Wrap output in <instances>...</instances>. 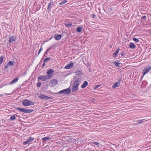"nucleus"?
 Here are the masks:
<instances>
[{
  "instance_id": "nucleus-1",
  "label": "nucleus",
  "mask_w": 151,
  "mask_h": 151,
  "mask_svg": "<svg viewBox=\"0 0 151 151\" xmlns=\"http://www.w3.org/2000/svg\"><path fill=\"white\" fill-rule=\"evenodd\" d=\"M74 81L72 85V92H75L77 91L78 89V86L80 85V82L82 80L81 78H78L76 76L74 77Z\"/></svg>"
},
{
  "instance_id": "nucleus-2",
  "label": "nucleus",
  "mask_w": 151,
  "mask_h": 151,
  "mask_svg": "<svg viewBox=\"0 0 151 151\" xmlns=\"http://www.w3.org/2000/svg\"><path fill=\"white\" fill-rule=\"evenodd\" d=\"M71 92V90L69 88L64 89L58 92L54 93L52 92L51 94L52 95H54L55 94L57 95H68Z\"/></svg>"
},
{
  "instance_id": "nucleus-3",
  "label": "nucleus",
  "mask_w": 151,
  "mask_h": 151,
  "mask_svg": "<svg viewBox=\"0 0 151 151\" xmlns=\"http://www.w3.org/2000/svg\"><path fill=\"white\" fill-rule=\"evenodd\" d=\"M22 103L24 106H25L34 105L35 104V103L33 101L27 99L24 100L22 101Z\"/></svg>"
},
{
  "instance_id": "nucleus-4",
  "label": "nucleus",
  "mask_w": 151,
  "mask_h": 151,
  "mask_svg": "<svg viewBox=\"0 0 151 151\" xmlns=\"http://www.w3.org/2000/svg\"><path fill=\"white\" fill-rule=\"evenodd\" d=\"M19 111L24 112V113H30L33 111V110L31 109H26L25 108H19Z\"/></svg>"
},
{
  "instance_id": "nucleus-5",
  "label": "nucleus",
  "mask_w": 151,
  "mask_h": 151,
  "mask_svg": "<svg viewBox=\"0 0 151 151\" xmlns=\"http://www.w3.org/2000/svg\"><path fill=\"white\" fill-rule=\"evenodd\" d=\"M54 70L52 69H50L48 70L46 72L47 75L50 79L52 78L53 76V73L54 72Z\"/></svg>"
},
{
  "instance_id": "nucleus-6",
  "label": "nucleus",
  "mask_w": 151,
  "mask_h": 151,
  "mask_svg": "<svg viewBox=\"0 0 151 151\" xmlns=\"http://www.w3.org/2000/svg\"><path fill=\"white\" fill-rule=\"evenodd\" d=\"M151 69V66H150L145 67L143 69L142 72V73L143 75H145V74L147 73Z\"/></svg>"
},
{
  "instance_id": "nucleus-7",
  "label": "nucleus",
  "mask_w": 151,
  "mask_h": 151,
  "mask_svg": "<svg viewBox=\"0 0 151 151\" xmlns=\"http://www.w3.org/2000/svg\"><path fill=\"white\" fill-rule=\"evenodd\" d=\"M55 3V1H51L48 4L47 7V10L48 12L51 11L50 9L52 7Z\"/></svg>"
},
{
  "instance_id": "nucleus-8",
  "label": "nucleus",
  "mask_w": 151,
  "mask_h": 151,
  "mask_svg": "<svg viewBox=\"0 0 151 151\" xmlns=\"http://www.w3.org/2000/svg\"><path fill=\"white\" fill-rule=\"evenodd\" d=\"M49 79H50V78L47 75L40 76L38 78V80L40 79L42 81H46Z\"/></svg>"
},
{
  "instance_id": "nucleus-9",
  "label": "nucleus",
  "mask_w": 151,
  "mask_h": 151,
  "mask_svg": "<svg viewBox=\"0 0 151 151\" xmlns=\"http://www.w3.org/2000/svg\"><path fill=\"white\" fill-rule=\"evenodd\" d=\"M14 63L12 61H10L4 66V68L5 69L8 68L10 66H12L14 65Z\"/></svg>"
},
{
  "instance_id": "nucleus-10",
  "label": "nucleus",
  "mask_w": 151,
  "mask_h": 151,
  "mask_svg": "<svg viewBox=\"0 0 151 151\" xmlns=\"http://www.w3.org/2000/svg\"><path fill=\"white\" fill-rule=\"evenodd\" d=\"M74 65V63H69L65 66V68L66 69H69L72 68L73 66Z\"/></svg>"
},
{
  "instance_id": "nucleus-11",
  "label": "nucleus",
  "mask_w": 151,
  "mask_h": 151,
  "mask_svg": "<svg viewBox=\"0 0 151 151\" xmlns=\"http://www.w3.org/2000/svg\"><path fill=\"white\" fill-rule=\"evenodd\" d=\"M58 82L57 80L54 79L50 81V83L52 85V86H54L58 84Z\"/></svg>"
},
{
  "instance_id": "nucleus-12",
  "label": "nucleus",
  "mask_w": 151,
  "mask_h": 151,
  "mask_svg": "<svg viewBox=\"0 0 151 151\" xmlns=\"http://www.w3.org/2000/svg\"><path fill=\"white\" fill-rule=\"evenodd\" d=\"M76 76L78 78H81V77L83 75L82 73L80 71L77 70L75 72Z\"/></svg>"
},
{
  "instance_id": "nucleus-13",
  "label": "nucleus",
  "mask_w": 151,
  "mask_h": 151,
  "mask_svg": "<svg viewBox=\"0 0 151 151\" xmlns=\"http://www.w3.org/2000/svg\"><path fill=\"white\" fill-rule=\"evenodd\" d=\"M51 137H46L42 138V140H43L42 142L43 143L45 142V141L46 140H48L50 139H51Z\"/></svg>"
},
{
  "instance_id": "nucleus-14",
  "label": "nucleus",
  "mask_w": 151,
  "mask_h": 151,
  "mask_svg": "<svg viewBox=\"0 0 151 151\" xmlns=\"http://www.w3.org/2000/svg\"><path fill=\"white\" fill-rule=\"evenodd\" d=\"M119 50L120 49L119 48H118L117 49L115 52L113 53V55L114 58H115L117 56Z\"/></svg>"
},
{
  "instance_id": "nucleus-15",
  "label": "nucleus",
  "mask_w": 151,
  "mask_h": 151,
  "mask_svg": "<svg viewBox=\"0 0 151 151\" xmlns=\"http://www.w3.org/2000/svg\"><path fill=\"white\" fill-rule=\"evenodd\" d=\"M64 24L65 26L68 27H70L72 25V23L71 22L70 23L69 22H66L64 23Z\"/></svg>"
},
{
  "instance_id": "nucleus-16",
  "label": "nucleus",
  "mask_w": 151,
  "mask_h": 151,
  "mask_svg": "<svg viewBox=\"0 0 151 151\" xmlns=\"http://www.w3.org/2000/svg\"><path fill=\"white\" fill-rule=\"evenodd\" d=\"M88 85V82L86 81H85L83 83V84L81 86V88H85Z\"/></svg>"
},
{
  "instance_id": "nucleus-17",
  "label": "nucleus",
  "mask_w": 151,
  "mask_h": 151,
  "mask_svg": "<svg viewBox=\"0 0 151 151\" xmlns=\"http://www.w3.org/2000/svg\"><path fill=\"white\" fill-rule=\"evenodd\" d=\"M62 35H54V37H55V39L57 40H60L61 38Z\"/></svg>"
},
{
  "instance_id": "nucleus-18",
  "label": "nucleus",
  "mask_w": 151,
  "mask_h": 151,
  "mask_svg": "<svg viewBox=\"0 0 151 151\" xmlns=\"http://www.w3.org/2000/svg\"><path fill=\"white\" fill-rule=\"evenodd\" d=\"M38 97L40 98L41 99L43 100H45L46 96L42 94H40L38 95Z\"/></svg>"
},
{
  "instance_id": "nucleus-19",
  "label": "nucleus",
  "mask_w": 151,
  "mask_h": 151,
  "mask_svg": "<svg viewBox=\"0 0 151 151\" xmlns=\"http://www.w3.org/2000/svg\"><path fill=\"white\" fill-rule=\"evenodd\" d=\"M129 47L132 49H135L136 47V46L134 43L130 42L129 45Z\"/></svg>"
},
{
  "instance_id": "nucleus-20",
  "label": "nucleus",
  "mask_w": 151,
  "mask_h": 151,
  "mask_svg": "<svg viewBox=\"0 0 151 151\" xmlns=\"http://www.w3.org/2000/svg\"><path fill=\"white\" fill-rule=\"evenodd\" d=\"M18 80V78L16 77L12 80L10 83V84H13L17 82Z\"/></svg>"
},
{
  "instance_id": "nucleus-21",
  "label": "nucleus",
  "mask_w": 151,
  "mask_h": 151,
  "mask_svg": "<svg viewBox=\"0 0 151 151\" xmlns=\"http://www.w3.org/2000/svg\"><path fill=\"white\" fill-rule=\"evenodd\" d=\"M119 86L120 84L119 83L117 82L112 86V88H115L116 87H119Z\"/></svg>"
},
{
  "instance_id": "nucleus-22",
  "label": "nucleus",
  "mask_w": 151,
  "mask_h": 151,
  "mask_svg": "<svg viewBox=\"0 0 151 151\" xmlns=\"http://www.w3.org/2000/svg\"><path fill=\"white\" fill-rule=\"evenodd\" d=\"M82 30V28L81 27H78L76 29V31L78 32H80Z\"/></svg>"
},
{
  "instance_id": "nucleus-23",
  "label": "nucleus",
  "mask_w": 151,
  "mask_h": 151,
  "mask_svg": "<svg viewBox=\"0 0 151 151\" xmlns=\"http://www.w3.org/2000/svg\"><path fill=\"white\" fill-rule=\"evenodd\" d=\"M114 63L117 67H119L120 66V63L119 62L118 60L117 61H114Z\"/></svg>"
},
{
  "instance_id": "nucleus-24",
  "label": "nucleus",
  "mask_w": 151,
  "mask_h": 151,
  "mask_svg": "<svg viewBox=\"0 0 151 151\" xmlns=\"http://www.w3.org/2000/svg\"><path fill=\"white\" fill-rule=\"evenodd\" d=\"M15 38L14 36H12L10 37L9 40V42H11L13 41H15Z\"/></svg>"
},
{
  "instance_id": "nucleus-25",
  "label": "nucleus",
  "mask_w": 151,
  "mask_h": 151,
  "mask_svg": "<svg viewBox=\"0 0 151 151\" xmlns=\"http://www.w3.org/2000/svg\"><path fill=\"white\" fill-rule=\"evenodd\" d=\"M27 139L29 141H30V142H32L34 140V138L32 137H30L27 138Z\"/></svg>"
},
{
  "instance_id": "nucleus-26",
  "label": "nucleus",
  "mask_w": 151,
  "mask_h": 151,
  "mask_svg": "<svg viewBox=\"0 0 151 151\" xmlns=\"http://www.w3.org/2000/svg\"><path fill=\"white\" fill-rule=\"evenodd\" d=\"M51 59V58L50 57H48L46 58L44 60V62L46 63L47 61L50 60Z\"/></svg>"
},
{
  "instance_id": "nucleus-27",
  "label": "nucleus",
  "mask_w": 151,
  "mask_h": 151,
  "mask_svg": "<svg viewBox=\"0 0 151 151\" xmlns=\"http://www.w3.org/2000/svg\"><path fill=\"white\" fill-rule=\"evenodd\" d=\"M29 142H30V141H29L27 139L26 141L23 142L22 143L23 144V145H24L28 144Z\"/></svg>"
},
{
  "instance_id": "nucleus-28",
  "label": "nucleus",
  "mask_w": 151,
  "mask_h": 151,
  "mask_svg": "<svg viewBox=\"0 0 151 151\" xmlns=\"http://www.w3.org/2000/svg\"><path fill=\"white\" fill-rule=\"evenodd\" d=\"M29 142H30V141H29L27 139L26 141L23 142L22 143L23 144V145H24L28 144Z\"/></svg>"
},
{
  "instance_id": "nucleus-29",
  "label": "nucleus",
  "mask_w": 151,
  "mask_h": 151,
  "mask_svg": "<svg viewBox=\"0 0 151 151\" xmlns=\"http://www.w3.org/2000/svg\"><path fill=\"white\" fill-rule=\"evenodd\" d=\"M4 58V57L3 56H1L0 57V65L2 63Z\"/></svg>"
},
{
  "instance_id": "nucleus-30",
  "label": "nucleus",
  "mask_w": 151,
  "mask_h": 151,
  "mask_svg": "<svg viewBox=\"0 0 151 151\" xmlns=\"http://www.w3.org/2000/svg\"><path fill=\"white\" fill-rule=\"evenodd\" d=\"M133 40L135 42H139V40L137 38L135 37H133L132 38Z\"/></svg>"
},
{
  "instance_id": "nucleus-31",
  "label": "nucleus",
  "mask_w": 151,
  "mask_h": 151,
  "mask_svg": "<svg viewBox=\"0 0 151 151\" xmlns=\"http://www.w3.org/2000/svg\"><path fill=\"white\" fill-rule=\"evenodd\" d=\"M67 2V1L66 0H64L63 1L60 2L59 3V4L60 5H63V4H64Z\"/></svg>"
},
{
  "instance_id": "nucleus-32",
  "label": "nucleus",
  "mask_w": 151,
  "mask_h": 151,
  "mask_svg": "<svg viewBox=\"0 0 151 151\" xmlns=\"http://www.w3.org/2000/svg\"><path fill=\"white\" fill-rule=\"evenodd\" d=\"M145 119H143L141 120H138L137 121V122H138V124H141L142 122H143L144 121V120Z\"/></svg>"
},
{
  "instance_id": "nucleus-33",
  "label": "nucleus",
  "mask_w": 151,
  "mask_h": 151,
  "mask_svg": "<svg viewBox=\"0 0 151 151\" xmlns=\"http://www.w3.org/2000/svg\"><path fill=\"white\" fill-rule=\"evenodd\" d=\"M101 85H96L95 86V87L94 88V90H96L97 89L98 87H100V86H101Z\"/></svg>"
},
{
  "instance_id": "nucleus-34",
  "label": "nucleus",
  "mask_w": 151,
  "mask_h": 151,
  "mask_svg": "<svg viewBox=\"0 0 151 151\" xmlns=\"http://www.w3.org/2000/svg\"><path fill=\"white\" fill-rule=\"evenodd\" d=\"M15 119V116L14 115H12L11 116L10 118L11 120H13Z\"/></svg>"
},
{
  "instance_id": "nucleus-35",
  "label": "nucleus",
  "mask_w": 151,
  "mask_h": 151,
  "mask_svg": "<svg viewBox=\"0 0 151 151\" xmlns=\"http://www.w3.org/2000/svg\"><path fill=\"white\" fill-rule=\"evenodd\" d=\"M49 50H48V49L47 51L45 52L43 55V58L45 55H47V52H48L49 51Z\"/></svg>"
},
{
  "instance_id": "nucleus-36",
  "label": "nucleus",
  "mask_w": 151,
  "mask_h": 151,
  "mask_svg": "<svg viewBox=\"0 0 151 151\" xmlns=\"http://www.w3.org/2000/svg\"><path fill=\"white\" fill-rule=\"evenodd\" d=\"M52 99V98L51 97H48V96H46V99H45V100H50V99Z\"/></svg>"
},
{
  "instance_id": "nucleus-37",
  "label": "nucleus",
  "mask_w": 151,
  "mask_h": 151,
  "mask_svg": "<svg viewBox=\"0 0 151 151\" xmlns=\"http://www.w3.org/2000/svg\"><path fill=\"white\" fill-rule=\"evenodd\" d=\"M41 83L40 82H39L37 84V86L38 87H40L41 86Z\"/></svg>"
},
{
  "instance_id": "nucleus-38",
  "label": "nucleus",
  "mask_w": 151,
  "mask_h": 151,
  "mask_svg": "<svg viewBox=\"0 0 151 151\" xmlns=\"http://www.w3.org/2000/svg\"><path fill=\"white\" fill-rule=\"evenodd\" d=\"M124 51H122L121 52L120 55H121V57L123 56L124 55Z\"/></svg>"
},
{
  "instance_id": "nucleus-39",
  "label": "nucleus",
  "mask_w": 151,
  "mask_h": 151,
  "mask_svg": "<svg viewBox=\"0 0 151 151\" xmlns=\"http://www.w3.org/2000/svg\"><path fill=\"white\" fill-rule=\"evenodd\" d=\"M92 143L96 145H98L99 144V143L96 142H92Z\"/></svg>"
},
{
  "instance_id": "nucleus-40",
  "label": "nucleus",
  "mask_w": 151,
  "mask_h": 151,
  "mask_svg": "<svg viewBox=\"0 0 151 151\" xmlns=\"http://www.w3.org/2000/svg\"><path fill=\"white\" fill-rule=\"evenodd\" d=\"M42 50H43L42 47H41L38 51V55L41 52Z\"/></svg>"
},
{
  "instance_id": "nucleus-41",
  "label": "nucleus",
  "mask_w": 151,
  "mask_h": 151,
  "mask_svg": "<svg viewBox=\"0 0 151 151\" xmlns=\"http://www.w3.org/2000/svg\"><path fill=\"white\" fill-rule=\"evenodd\" d=\"M55 46V45H52L48 49V50H50L53 47H54V46Z\"/></svg>"
},
{
  "instance_id": "nucleus-42",
  "label": "nucleus",
  "mask_w": 151,
  "mask_h": 151,
  "mask_svg": "<svg viewBox=\"0 0 151 151\" xmlns=\"http://www.w3.org/2000/svg\"><path fill=\"white\" fill-rule=\"evenodd\" d=\"M55 46V45H52L48 49V50H50L53 47H54V46Z\"/></svg>"
},
{
  "instance_id": "nucleus-43",
  "label": "nucleus",
  "mask_w": 151,
  "mask_h": 151,
  "mask_svg": "<svg viewBox=\"0 0 151 151\" xmlns=\"http://www.w3.org/2000/svg\"><path fill=\"white\" fill-rule=\"evenodd\" d=\"M122 78H120L118 80V83H120V82L122 81Z\"/></svg>"
},
{
  "instance_id": "nucleus-44",
  "label": "nucleus",
  "mask_w": 151,
  "mask_h": 151,
  "mask_svg": "<svg viewBox=\"0 0 151 151\" xmlns=\"http://www.w3.org/2000/svg\"><path fill=\"white\" fill-rule=\"evenodd\" d=\"M146 18V16H143L142 17H141V19H145Z\"/></svg>"
},
{
  "instance_id": "nucleus-45",
  "label": "nucleus",
  "mask_w": 151,
  "mask_h": 151,
  "mask_svg": "<svg viewBox=\"0 0 151 151\" xmlns=\"http://www.w3.org/2000/svg\"><path fill=\"white\" fill-rule=\"evenodd\" d=\"M92 16L93 18H95V17L96 15L94 14L92 15Z\"/></svg>"
},
{
  "instance_id": "nucleus-46",
  "label": "nucleus",
  "mask_w": 151,
  "mask_h": 151,
  "mask_svg": "<svg viewBox=\"0 0 151 151\" xmlns=\"http://www.w3.org/2000/svg\"><path fill=\"white\" fill-rule=\"evenodd\" d=\"M45 63L44 62L43 63V64L42 65V67L43 68L44 67V66L45 65Z\"/></svg>"
},
{
  "instance_id": "nucleus-47",
  "label": "nucleus",
  "mask_w": 151,
  "mask_h": 151,
  "mask_svg": "<svg viewBox=\"0 0 151 151\" xmlns=\"http://www.w3.org/2000/svg\"><path fill=\"white\" fill-rule=\"evenodd\" d=\"M19 130H20L21 129V128L19 127Z\"/></svg>"
},
{
  "instance_id": "nucleus-48",
  "label": "nucleus",
  "mask_w": 151,
  "mask_h": 151,
  "mask_svg": "<svg viewBox=\"0 0 151 151\" xmlns=\"http://www.w3.org/2000/svg\"><path fill=\"white\" fill-rule=\"evenodd\" d=\"M52 37H51L50 38V39H49V40H51V39H52Z\"/></svg>"
},
{
  "instance_id": "nucleus-49",
  "label": "nucleus",
  "mask_w": 151,
  "mask_h": 151,
  "mask_svg": "<svg viewBox=\"0 0 151 151\" xmlns=\"http://www.w3.org/2000/svg\"><path fill=\"white\" fill-rule=\"evenodd\" d=\"M22 75H23V74H20L19 76H21Z\"/></svg>"
},
{
  "instance_id": "nucleus-50",
  "label": "nucleus",
  "mask_w": 151,
  "mask_h": 151,
  "mask_svg": "<svg viewBox=\"0 0 151 151\" xmlns=\"http://www.w3.org/2000/svg\"><path fill=\"white\" fill-rule=\"evenodd\" d=\"M13 150H16V149H13Z\"/></svg>"
},
{
  "instance_id": "nucleus-51",
  "label": "nucleus",
  "mask_w": 151,
  "mask_h": 151,
  "mask_svg": "<svg viewBox=\"0 0 151 151\" xmlns=\"http://www.w3.org/2000/svg\"><path fill=\"white\" fill-rule=\"evenodd\" d=\"M2 94H1V95H0V96H2Z\"/></svg>"
},
{
  "instance_id": "nucleus-52",
  "label": "nucleus",
  "mask_w": 151,
  "mask_h": 151,
  "mask_svg": "<svg viewBox=\"0 0 151 151\" xmlns=\"http://www.w3.org/2000/svg\"><path fill=\"white\" fill-rule=\"evenodd\" d=\"M17 109L19 110V108H17Z\"/></svg>"
},
{
  "instance_id": "nucleus-53",
  "label": "nucleus",
  "mask_w": 151,
  "mask_h": 151,
  "mask_svg": "<svg viewBox=\"0 0 151 151\" xmlns=\"http://www.w3.org/2000/svg\"><path fill=\"white\" fill-rule=\"evenodd\" d=\"M142 78L141 79V80H142Z\"/></svg>"
}]
</instances>
